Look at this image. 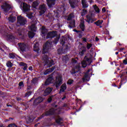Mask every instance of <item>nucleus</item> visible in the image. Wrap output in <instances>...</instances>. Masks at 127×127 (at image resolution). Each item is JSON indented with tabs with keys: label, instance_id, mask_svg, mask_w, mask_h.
Here are the masks:
<instances>
[{
	"label": "nucleus",
	"instance_id": "f257e3e1",
	"mask_svg": "<svg viewBox=\"0 0 127 127\" xmlns=\"http://www.w3.org/2000/svg\"><path fill=\"white\" fill-rule=\"evenodd\" d=\"M46 35L47 39H48L49 38H54V37H56L53 41V42L54 44H57V43H58L60 38L58 36L57 32H56V31L49 32Z\"/></svg>",
	"mask_w": 127,
	"mask_h": 127
},
{
	"label": "nucleus",
	"instance_id": "f03ea898",
	"mask_svg": "<svg viewBox=\"0 0 127 127\" xmlns=\"http://www.w3.org/2000/svg\"><path fill=\"white\" fill-rule=\"evenodd\" d=\"M69 39L70 37L69 36H63L62 38H61L60 44L63 45V46H64V44H68L67 45H65L64 50H69V49H70V44H69V42H68Z\"/></svg>",
	"mask_w": 127,
	"mask_h": 127
},
{
	"label": "nucleus",
	"instance_id": "7ed1b4c3",
	"mask_svg": "<svg viewBox=\"0 0 127 127\" xmlns=\"http://www.w3.org/2000/svg\"><path fill=\"white\" fill-rule=\"evenodd\" d=\"M43 61L45 63V65H47V67H51L53 65H54V61L53 60L49 61V58L47 55H45L42 58Z\"/></svg>",
	"mask_w": 127,
	"mask_h": 127
},
{
	"label": "nucleus",
	"instance_id": "20e7f679",
	"mask_svg": "<svg viewBox=\"0 0 127 127\" xmlns=\"http://www.w3.org/2000/svg\"><path fill=\"white\" fill-rule=\"evenodd\" d=\"M66 8L64 6L61 7L57 10H53V14L55 17H60V13L63 12V14L65 13Z\"/></svg>",
	"mask_w": 127,
	"mask_h": 127
},
{
	"label": "nucleus",
	"instance_id": "39448f33",
	"mask_svg": "<svg viewBox=\"0 0 127 127\" xmlns=\"http://www.w3.org/2000/svg\"><path fill=\"white\" fill-rule=\"evenodd\" d=\"M92 60L85 56L83 59V61L81 62V66L82 68H86L87 66H90L92 63Z\"/></svg>",
	"mask_w": 127,
	"mask_h": 127
},
{
	"label": "nucleus",
	"instance_id": "423d86ee",
	"mask_svg": "<svg viewBox=\"0 0 127 127\" xmlns=\"http://www.w3.org/2000/svg\"><path fill=\"white\" fill-rule=\"evenodd\" d=\"M127 71L123 72L120 75V77L121 78V81L120 83L119 87L118 89H121L122 87V85L123 84H126L127 81Z\"/></svg>",
	"mask_w": 127,
	"mask_h": 127
},
{
	"label": "nucleus",
	"instance_id": "0eeeda50",
	"mask_svg": "<svg viewBox=\"0 0 127 127\" xmlns=\"http://www.w3.org/2000/svg\"><path fill=\"white\" fill-rule=\"evenodd\" d=\"M17 23L21 26H23L27 23V19L23 16H19L17 17Z\"/></svg>",
	"mask_w": 127,
	"mask_h": 127
},
{
	"label": "nucleus",
	"instance_id": "6e6552de",
	"mask_svg": "<svg viewBox=\"0 0 127 127\" xmlns=\"http://www.w3.org/2000/svg\"><path fill=\"white\" fill-rule=\"evenodd\" d=\"M63 83V78H62V76H59L56 77V80L55 82V85L56 86V88H58Z\"/></svg>",
	"mask_w": 127,
	"mask_h": 127
},
{
	"label": "nucleus",
	"instance_id": "1a4fd4ad",
	"mask_svg": "<svg viewBox=\"0 0 127 127\" xmlns=\"http://www.w3.org/2000/svg\"><path fill=\"white\" fill-rule=\"evenodd\" d=\"M52 47V42L47 41L45 44V47L43 48V54H47L48 53V49H50Z\"/></svg>",
	"mask_w": 127,
	"mask_h": 127
},
{
	"label": "nucleus",
	"instance_id": "9d476101",
	"mask_svg": "<svg viewBox=\"0 0 127 127\" xmlns=\"http://www.w3.org/2000/svg\"><path fill=\"white\" fill-rule=\"evenodd\" d=\"M18 45L21 52H25V51H26V49H27V46H26V44L24 43H19Z\"/></svg>",
	"mask_w": 127,
	"mask_h": 127
},
{
	"label": "nucleus",
	"instance_id": "9b49d317",
	"mask_svg": "<svg viewBox=\"0 0 127 127\" xmlns=\"http://www.w3.org/2000/svg\"><path fill=\"white\" fill-rule=\"evenodd\" d=\"M78 2H79L78 0H68V3L71 8H75L76 6L78 4Z\"/></svg>",
	"mask_w": 127,
	"mask_h": 127
},
{
	"label": "nucleus",
	"instance_id": "f8f14e48",
	"mask_svg": "<svg viewBox=\"0 0 127 127\" xmlns=\"http://www.w3.org/2000/svg\"><path fill=\"white\" fill-rule=\"evenodd\" d=\"M1 9L4 11V12H7L10 10L11 8V6L8 4H5L4 5H2L1 6Z\"/></svg>",
	"mask_w": 127,
	"mask_h": 127
},
{
	"label": "nucleus",
	"instance_id": "ddd939ff",
	"mask_svg": "<svg viewBox=\"0 0 127 127\" xmlns=\"http://www.w3.org/2000/svg\"><path fill=\"white\" fill-rule=\"evenodd\" d=\"M54 82V78L53 76H49L46 80L44 85L48 86L50 84H52Z\"/></svg>",
	"mask_w": 127,
	"mask_h": 127
},
{
	"label": "nucleus",
	"instance_id": "4468645a",
	"mask_svg": "<svg viewBox=\"0 0 127 127\" xmlns=\"http://www.w3.org/2000/svg\"><path fill=\"white\" fill-rule=\"evenodd\" d=\"M55 114V109L54 108H51L49 110L46 112L45 116L46 117H49V116H54Z\"/></svg>",
	"mask_w": 127,
	"mask_h": 127
},
{
	"label": "nucleus",
	"instance_id": "2eb2a0df",
	"mask_svg": "<svg viewBox=\"0 0 127 127\" xmlns=\"http://www.w3.org/2000/svg\"><path fill=\"white\" fill-rule=\"evenodd\" d=\"M42 102H43V98L41 97H39L35 99L33 105V106H38V105H39V104H40V103H42Z\"/></svg>",
	"mask_w": 127,
	"mask_h": 127
},
{
	"label": "nucleus",
	"instance_id": "dca6fc26",
	"mask_svg": "<svg viewBox=\"0 0 127 127\" xmlns=\"http://www.w3.org/2000/svg\"><path fill=\"white\" fill-rule=\"evenodd\" d=\"M85 20L88 24H91V23H93L95 21V20L93 19V17L90 15H86V18L85 19Z\"/></svg>",
	"mask_w": 127,
	"mask_h": 127
},
{
	"label": "nucleus",
	"instance_id": "f3484780",
	"mask_svg": "<svg viewBox=\"0 0 127 127\" xmlns=\"http://www.w3.org/2000/svg\"><path fill=\"white\" fill-rule=\"evenodd\" d=\"M22 10L24 12H27V11H29V10H30V5L27 4L25 2H23Z\"/></svg>",
	"mask_w": 127,
	"mask_h": 127
},
{
	"label": "nucleus",
	"instance_id": "a211bd4d",
	"mask_svg": "<svg viewBox=\"0 0 127 127\" xmlns=\"http://www.w3.org/2000/svg\"><path fill=\"white\" fill-rule=\"evenodd\" d=\"M81 70V67L79 66H76L75 68H72L70 70V73L71 75H74V74H76V73H79Z\"/></svg>",
	"mask_w": 127,
	"mask_h": 127
},
{
	"label": "nucleus",
	"instance_id": "6ab92c4d",
	"mask_svg": "<svg viewBox=\"0 0 127 127\" xmlns=\"http://www.w3.org/2000/svg\"><path fill=\"white\" fill-rule=\"evenodd\" d=\"M47 34V29H46V27L44 26L42 27L41 29V35L42 37H44V38H45V36H46Z\"/></svg>",
	"mask_w": 127,
	"mask_h": 127
},
{
	"label": "nucleus",
	"instance_id": "aec40b11",
	"mask_svg": "<svg viewBox=\"0 0 127 127\" xmlns=\"http://www.w3.org/2000/svg\"><path fill=\"white\" fill-rule=\"evenodd\" d=\"M40 11V15H42L44 13H45V11H46V7H45V5H41L39 8Z\"/></svg>",
	"mask_w": 127,
	"mask_h": 127
},
{
	"label": "nucleus",
	"instance_id": "412c9836",
	"mask_svg": "<svg viewBox=\"0 0 127 127\" xmlns=\"http://www.w3.org/2000/svg\"><path fill=\"white\" fill-rule=\"evenodd\" d=\"M67 89V85L66 83L63 84L61 86V89H60L59 94H62V93H64L65 90Z\"/></svg>",
	"mask_w": 127,
	"mask_h": 127
},
{
	"label": "nucleus",
	"instance_id": "4be33fe9",
	"mask_svg": "<svg viewBox=\"0 0 127 127\" xmlns=\"http://www.w3.org/2000/svg\"><path fill=\"white\" fill-rule=\"evenodd\" d=\"M56 67L55 66H53L52 67L47 69L44 73V75H48V74H50L52 72H53Z\"/></svg>",
	"mask_w": 127,
	"mask_h": 127
},
{
	"label": "nucleus",
	"instance_id": "5701e85b",
	"mask_svg": "<svg viewBox=\"0 0 127 127\" xmlns=\"http://www.w3.org/2000/svg\"><path fill=\"white\" fill-rule=\"evenodd\" d=\"M33 51L35 52H36V53H39V44H38V43L34 44L33 46Z\"/></svg>",
	"mask_w": 127,
	"mask_h": 127
},
{
	"label": "nucleus",
	"instance_id": "b1692460",
	"mask_svg": "<svg viewBox=\"0 0 127 127\" xmlns=\"http://www.w3.org/2000/svg\"><path fill=\"white\" fill-rule=\"evenodd\" d=\"M79 27L82 31H85V28H86V27L85 26V21L84 20H81L80 21Z\"/></svg>",
	"mask_w": 127,
	"mask_h": 127
},
{
	"label": "nucleus",
	"instance_id": "393cba45",
	"mask_svg": "<svg viewBox=\"0 0 127 127\" xmlns=\"http://www.w3.org/2000/svg\"><path fill=\"white\" fill-rule=\"evenodd\" d=\"M68 27H69V28H74V27H76L75 20H72L69 22Z\"/></svg>",
	"mask_w": 127,
	"mask_h": 127
},
{
	"label": "nucleus",
	"instance_id": "a878e982",
	"mask_svg": "<svg viewBox=\"0 0 127 127\" xmlns=\"http://www.w3.org/2000/svg\"><path fill=\"white\" fill-rule=\"evenodd\" d=\"M47 1L50 7H52L55 4V0H47Z\"/></svg>",
	"mask_w": 127,
	"mask_h": 127
},
{
	"label": "nucleus",
	"instance_id": "bb28decb",
	"mask_svg": "<svg viewBox=\"0 0 127 127\" xmlns=\"http://www.w3.org/2000/svg\"><path fill=\"white\" fill-rule=\"evenodd\" d=\"M125 57L126 58L123 61V63H121L120 65V67H122V68H124V65H127V55H126Z\"/></svg>",
	"mask_w": 127,
	"mask_h": 127
},
{
	"label": "nucleus",
	"instance_id": "cd10ccee",
	"mask_svg": "<svg viewBox=\"0 0 127 127\" xmlns=\"http://www.w3.org/2000/svg\"><path fill=\"white\" fill-rule=\"evenodd\" d=\"M81 4L82 5V8L86 9L89 6V4L86 1H81Z\"/></svg>",
	"mask_w": 127,
	"mask_h": 127
},
{
	"label": "nucleus",
	"instance_id": "c85d7f7f",
	"mask_svg": "<svg viewBox=\"0 0 127 127\" xmlns=\"http://www.w3.org/2000/svg\"><path fill=\"white\" fill-rule=\"evenodd\" d=\"M53 89L50 87L47 88L46 90L44 91V93L46 94V95H49L52 92Z\"/></svg>",
	"mask_w": 127,
	"mask_h": 127
},
{
	"label": "nucleus",
	"instance_id": "c756f323",
	"mask_svg": "<svg viewBox=\"0 0 127 127\" xmlns=\"http://www.w3.org/2000/svg\"><path fill=\"white\" fill-rule=\"evenodd\" d=\"M8 20L10 22H14L16 20V17L12 16L10 15L8 18Z\"/></svg>",
	"mask_w": 127,
	"mask_h": 127
},
{
	"label": "nucleus",
	"instance_id": "7c9ffc66",
	"mask_svg": "<svg viewBox=\"0 0 127 127\" xmlns=\"http://www.w3.org/2000/svg\"><path fill=\"white\" fill-rule=\"evenodd\" d=\"M26 122L28 124H31V123L33 122V119H32L30 117H27L26 118Z\"/></svg>",
	"mask_w": 127,
	"mask_h": 127
},
{
	"label": "nucleus",
	"instance_id": "2f4dec72",
	"mask_svg": "<svg viewBox=\"0 0 127 127\" xmlns=\"http://www.w3.org/2000/svg\"><path fill=\"white\" fill-rule=\"evenodd\" d=\"M103 22H104L103 20H98L96 22H94V24H95L97 26H100V25H102V24H103Z\"/></svg>",
	"mask_w": 127,
	"mask_h": 127
},
{
	"label": "nucleus",
	"instance_id": "473e14b6",
	"mask_svg": "<svg viewBox=\"0 0 127 127\" xmlns=\"http://www.w3.org/2000/svg\"><path fill=\"white\" fill-rule=\"evenodd\" d=\"M80 13L81 16H85L88 13V10L86 9H82Z\"/></svg>",
	"mask_w": 127,
	"mask_h": 127
},
{
	"label": "nucleus",
	"instance_id": "72a5a7b5",
	"mask_svg": "<svg viewBox=\"0 0 127 127\" xmlns=\"http://www.w3.org/2000/svg\"><path fill=\"white\" fill-rule=\"evenodd\" d=\"M38 5H39V3L37 0L34 1L32 4V6L33 8H36Z\"/></svg>",
	"mask_w": 127,
	"mask_h": 127
},
{
	"label": "nucleus",
	"instance_id": "f704fd0d",
	"mask_svg": "<svg viewBox=\"0 0 127 127\" xmlns=\"http://www.w3.org/2000/svg\"><path fill=\"white\" fill-rule=\"evenodd\" d=\"M6 65L7 67H8V68H11V67H12V66H13V64H12L10 61H8V62H7Z\"/></svg>",
	"mask_w": 127,
	"mask_h": 127
},
{
	"label": "nucleus",
	"instance_id": "c9c22d12",
	"mask_svg": "<svg viewBox=\"0 0 127 127\" xmlns=\"http://www.w3.org/2000/svg\"><path fill=\"white\" fill-rule=\"evenodd\" d=\"M93 8L94 9V10L97 13H100V8L98 6H97V5H93Z\"/></svg>",
	"mask_w": 127,
	"mask_h": 127
},
{
	"label": "nucleus",
	"instance_id": "e433bc0d",
	"mask_svg": "<svg viewBox=\"0 0 127 127\" xmlns=\"http://www.w3.org/2000/svg\"><path fill=\"white\" fill-rule=\"evenodd\" d=\"M34 35H35V34L34 33V32H30L28 33V36L29 38L32 39L34 37Z\"/></svg>",
	"mask_w": 127,
	"mask_h": 127
},
{
	"label": "nucleus",
	"instance_id": "4c0bfd02",
	"mask_svg": "<svg viewBox=\"0 0 127 127\" xmlns=\"http://www.w3.org/2000/svg\"><path fill=\"white\" fill-rule=\"evenodd\" d=\"M7 38L9 40H10V41H13L14 39H15V38L14 37V36L10 35L7 36Z\"/></svg>",
	"mask_w": 127,
	"mask_h": 127
},
{
	"label": "nucleus",
	"instance_id": "58836bf2",
	"mask_svg": "<svg viewBox=\"0 0 127 127\" xmlns=\"http://www.w3.org/2000/svg\"><path fill=\"white\" fill-rule=\"evenodd\" d=\"M32 93V91H31L27 92L25 94V96H24L25 98H28V97H29V96H30Z\"/></svg>",
	"mask_w": 127,
	"mask_h": 127
},
{
	"label": "nucleus",
	"instance_id": "ea45409f",
	"mask_svg": "<svg viewBox=\"0 0 127 127\" xmlns=\"http://www.w3.org/2000/svg\"><path fill=\"white\" fill-rule=\"evenodd\" d=\"M8 57L10 59H14V58H15V54L13 53H9Z\"/></svg>",
	"mask_w": 127,
	"mask_h": 127
},
{
	"label": "nucleus",
	"instance_id": "a19ab883",
	"mask_svg": "<svg viewBox=\"0 0 127 127\" xmlns=\"http://www.w3.org/2000/svg\"><path fill=\"white\" fill-rule=\"evenodd\" d=\"M63 120L62 118H59L58 119L56 120V123L58 125H61V121H63Z\"/></svg>",
	"mask_w": 127,
	"mask_h": 127
},
{
	"label": "nucleus",
	"instance_id": "79ce46f5",
	"mask_svg": "<svg viewBox=\"0 0 127 127\" xmlns=\"http://www.w3.org/2000/svg\"><path fill=\"white\" fill-rule=\"evenodd\" d=\"M63 61L64 62V63L67 64V62L69 61V58L67 57H64L63 58Z\"/></svg>",
	"mask_w": 127,
	"mask_h": 127
},
{
	"label": "nucleus",
	"instance_id": "37998d69",
	"mask_svg": "<svg viewBox=\"0 0 127 127\" xmlns=\"http://www.w3.org/2000/svg\"><path fill=\"white\" fill-rule=\"evenodd\" d=\"M32 84H36L37 83V77L34 78L31 81Z\"/></svg>",
	"mask_w": 127,
	"mask_h": 127
},
{
	"label": "nucleus",
	"instance_id": "c03bdc74",
	"mask_svg": "<svg viewBox=\"0 0 127 127\" xmlns=\"http://www.w3.org/2000/svg\"><path fill=\"white\" fill-rule=\"evenodd\" d=\"M73 82L74 80H73L72 79H69L67 82V85H72Z\"/></svg>",
	"mask_w": 127,
	"mask_h": 127
},
{
	"label": "nucleus",
	"instance_id": "a18cd8bd",
	"mask_svg": "<svg viewBox=\"0 0 127 127\" xmlns=\"http://www.w3.org/2000/svg\"><path fill=\"white\" fill-rule=\"evenodd\" d=\"M27 17H28L29 19H32L33 18V15L32 14H28L27 15Z\"/></svg>",
	"mask_w": 127,
	"mask_h": 127
},
{
	"label": "nucleus",
	"instance_id": "49530a36",
	"mask_svg": "<svg viewBox=\"0 0 127 127\" xmlns=\"http://www.w3.org/2000/svg\"><path fill=\"white\" fill-rule=\"evenodd\" d=\"M81 49V51L84 53L85 52H86V51H87V49L86 48V47H82Z\"/></svg>",
	"mask_w": 127,
	"mask_h": 127
},
{
	"label": "nucleus",
	"instance_id": "de8ad7c7",
	"mask_svg": "<svg viewBox=\"0 0 127 127\" xmlns=\"http://www.w3.org/2000/svg\"><path fill=\"white\" fill-rule=\"evenodd\" d=\"M19 87H24V84H23V81H21L18 84Z\"/></svg>",
	"mask_w": 127,
	"mask_h": 127
},
{
	"label": "nucleus",
	"instance_id": "09e8293b",
	"mask_svg": "<svg viewBox=\"0 0 127 127\" xmlns=\"http://www.w3.org/2000/svg\"><path fill=\"white\" fill-rule=\"evenodd\" d=\"M92 44L87 43L86 47H87V49L89 50L91 48V47H92Z\"/></svg>",
	"mask_w": 127,
	"mask_h": 127
},
{
	"label": "nucleus",
	"instance_id": "8fccbe9b",
	"mask_svg": "<svg viewBox=\"0 0 127 127\" xmlns=\"http://www.w3.org/2000/svg\"><path fill=\"white\" fill-rule=\"evenodd\" d=\"M48 103H51L52 102V97L50 96L47 100Z\"/></svg>",
	"mask_w": 127,
	"mask_h": 127
},
{
	"label": "nucleus",
	"instance_id": "3c124183",
	"mask_svg": "<svg viewBox=\"0 0 127 127\" xmlns=\"http://www.w3.org/2000/svg\"><path fill=\"white\" fill-rule=\"evenodd\" d=\"M21 69H23V70H24V71H25L26 70V69H27V64L25 65L24 67H22Z\"/></svg>",
	"mask_w": 127,
	"mask_h": 127
},
{
	"label": "nucleus",
	"instance_id": "603ef678",
	"mask_svg": "<svg viewBox=\"0 0 127 127\" xmlns=\"http://www.w3.org/2000/svg\"><path fill=\"white\" fill-rule=\"evenodd\" d=\"M7 29L9 30V31H11V30L13 29V28L12 26H9L8 28H7Z\"/></svg>",
	"mask_w": 127,
	"mask_h": 127
},
{
	"label": "nucleus",
	"instance_id": "864d4df0",
	"mask_svg": "<svg viewBox=\"0 0 127 127\" xmlns=\"http://www.w3.org/2000/svg\"><path fill=\"white\" fill-rule=\"evenodd\" d=\"M20 65V66H22L23 67H24V66H26V65H27V64L24 63H21Z\"/></svg>",
	"mask_w": 127,
	"mask_h": 127
},
{
	"label": "nucleus",
	"instance_id": "5fc2aeb1",
	"mask_svg": "<svg viewBox=\"0 0 127 127\" xmlns=\"http://www.w3.org/2000/svg\"><path fill=\"white\" fill-rule=\"evenodd\" d=\"M73 31L74 32H76V33H79V32H81V31H80V30H77L76 29H73Z\"/></svg>",
	"mask_w": 127,
	"mask_h": 127
},
{
	"label": "nucleus",
	"instance_id": "6e6d98bb",
	"mask_svg": "<svg viewBox=\"0 0 127 127\" xmlns=\"http://www.w3.org/2000/svg\"><path fill=\"white\" fill-rule=\"evenodd\" d=\"M8 127H17L15 125L10 124L8 126Z\"/></svg>",
	"mask_w": 127,
	"mask_h": 127
},
{
	"label": "nucleus",
	"instance_id": "4d7b16f0",
	"mask_svg": "<svg viewBox=\"0 0 127 127\" xmlns=\"http://www.w3.org/2000/svg\"><path fill=\"white\" fill-rule=\"evenodd\" d=\"M72 19V16H71V15H69L67 17V20H71Z\"/></svg>",
	"mask_w": 127,
	"mask_h": 127
},
{
	"label": "nucleus",
	"instance_id": "13d9d810",
	"mask_svg": "<svg viewBox=\"0 0 127 127\" xmlns=\"http://www.w3.org/2000/svg\"><path fill=\"white\" fill-rule=\"evenodd\" d=\"M82 39L83 42H87V39L86 38H82Z\"/></svg>",
	"mask_w": 127,
	"mask_h": 127
},
{
	"label": "nucleus",
	"instance_id": "bf43d9fd",
	"mask_svg": "<svg viewBox=\"0 0 127 127\" xmlns=\"http://www.w3.org/2000/svg\"><path fill=\"white\" fill-rule=\"evenodd\" d=\"M88 77H89V74H88V73H85L84 75V78L87 79V78H88Z\"/></svg>",
	"mask_w": 127,
	"mask_h": 127
},
{
	"label": "nucleus",
	"instance_id": "052dcab7",
	"mask_svg": "<svg viewBox=\"0 0 127 127\" xmlns=\"http://www.w3.org/2000/svg\"><path fill=\"white\" fill-rule=\"evenodd\" d=\"M123 50H125V48H121L120 49V50H119V52H122V51H123Z\"/></svg>",
	"mask_w": 127,
	"mask_h": 127
},
{
	"label": "nucleus",
	"instance_id": "680f3d73",
	"mask_svg": "<svg viewBox=\"0 0 127 127\" xmlns=\"http://www.w3.org/2000/svg\"><path fill=\"white\" fill-rule=\"evenodd\" d=\"M85 54V53L84 52H82V51L80 52V55L81 56H83Z\"/></svg>",
	"mask_w": 127,
	"mask_h": 127
},
{
	"label": "nucleus",
	"instance_id": "e2e57ef3",
	"mask_svg": "<svg viewBox=\"0 0 127 127\" xmlns=\"http://www.w3.org/2000/svg\"><path fill=\"white\" fill-rule=\"evenodd\" d=\"M102 12H106V7H103L102 8Z\"/></svg>",
	"mask_w": 127,
	"mask_h": 127
},
{
	"label": "nucleus",
	"instance_id": "0e129e2a",
	"mask_svg": "<svg viewBox=\"0 0 127 127\" xmlns=\"http://www.w3.org/2000/svg\"><path fill=\"white\" fill-rule=\"evenodd\" d=\"M29 70L30 71H32V70H33V67H32V66H29Z\"/></svg>",
	"mask_w": 127,
	"mask_h": 127
},
{
	"label": "nucleus",
	"instance_id": "69168bd1",
	"mask_svg": "<svg viewBox=\"0 0 127 127\" xmlns=\"http://www.w3.org/2000/svg\"><path fill=\"white\" fill-rule=\"evenodd\" d=\"M99 40H100V39H99V38H98L97 37H96L95 38V41H96V42H98V41H99Z\"/></svg>",
	"mask_w": 127,
	"mask_h": 127
},
{
	"label": "nucleus",
	"instance_id": "338daca9",
	"mask_svg": "<svg viewBox=\"0 0 127 127\" xmlns=\"http://www.w3.org/2000/svg\"><path fill=\"white\" fill-rule=\"evenodd\" d=\"M66 99V96L65 95H64V97L62 98V101L65 100Z\"/></svg>",
	"mask_w": 127,
	"mask_h": 127
},
{
	"label": "nucleus",
	"instance_id": "774afa93",
	"mask_svg": "<svg viewBox=\"0 0 127 127\" xmlns=\"http://www.w3.org/2000/svg\"><path fill=\"white\" fill-rule=\"evenodd\" d=\"M112 85L113 86V87H118L117 85H116V84L114 83L113 84H112Z\"/></svg>",
	"mask_w": 127,
	"mask_h": 127
}]
</instances>
